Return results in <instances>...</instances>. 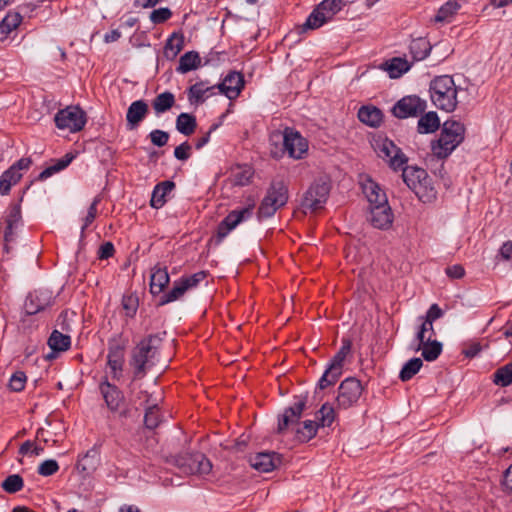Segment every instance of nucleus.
Here are the masks:
<instances>
[{
    "label": "nucleus",
    "instance_id": "f257e3e1",
    "mask_svg": "<svg viewBox=\"0 0 512 512\" xmlns=\"http://www.w3.org/2000/svg\"><path fill=\"white\" fill-rule=\"evenodd\" d=\"M374 150L392 170H402V179L418 199L423 203H431L437 197V190L428 173L419 167L408 166V158L403 151L388 138L375 140Z\"/></svg>",
    "mask_w": 512,
    "mask_h": 512
},
{
    "label": "nucleus",
    "instance_id": "f03ea898",
    "mask_svg": "<svg viewBox=\"0 0 512 512\" xmlns=\"http://www.w3.org/2000/svg\"><path fill=\"white\" fill-rule=\"evenodd\" d=\"M161 343L162 338L159 335H149L132 350L130 366L133 368L134 378H143L158 362Z\"/></svg>",
    "mask_w": 512,
    "mask_h": 512
},
{
    "label": "nucleus",
    "instance_id": "7ed1b4c3",
    "mask_svg": "<svg viewBox=\"0 0 512 512\" xmlns=\"http://www.w3.org/2000/svg\"><path fill=\"white\" fill-rule=\"evenodd\" d=\"M430 98L433 104L441 110L452 112L456 109L458 88L453 77L441 75L435 77L429 86Z\"/></svg>",
    "mask_w": 512,
    "mask_h": 512
},
{
    "label": "nucleus",
    "instance_id": "20e7f679",
    "mask_svg": "<svg viewBox=\"0 0 512 512\" xmlns=\"http://www.w3.org/2000/svg\"><path fill=\"white\" fill-rule=\"evenodd\" d=\"M465 127L455 120H447L439 139L432 145L433 153L439 158L447 157L463 140Z\"/></svg>",
    "mask_w": 512,
    "mask_h": 512
},
{
    "label": "nucleus",
    "instance_id": "39448f33",
    "mask_svg": "<svg viewBox=\"0 0 512 512\" xmlns=\"http://www.w3.org/2000/svg\"><path fill=\"white\" fill-rule=\"evenodd\" d=\"M288 201V187L283 181H274L261 201L257 216L259 220L272 217Z\"/></svg>",
    "mask_w": 512,
    "mask_h": 512
},
{
    "label": "nucleus",
    "instance_id": "423d86ee",
    "mask_svg": "<svg viewBox=\"0 0 512 512\" xmlns=\"http://www.w3.org/2000/svg\"><path fill=\"white\" fill-rule=\"evenodd\" d=\"M345 2H319L307 17L306 21L299 26V32L316 30L331 21L334 16L343 9Z\"/></svg>",
    "mask_w": 512,
    "mask_h": 512
},
{
    "label": "nucleus",
    "instance_id": "0eeeda50",
    "mask_svg": "<svg viewBox=\"0 0 512 512\" xmlns=\"http://www.w3.org/2000/svg\"><path fill=\"white\" fill-rule=\"evenodd\" d=\"M54 122L56 127L60 130L77 133L85 127L87 115L79 106L70 105L55 114Z\"/></svg>",
    "mask_w": 512,
    "mask_h": 512
},
{
    "label": "nucleus",
    "instance_id": "6e6552de",
    "mask_svg": "<svg viewBox=\"0 0 512 512\" xmlns=\"http://www.w3.org/2000/svg\"><path fill=\"white\" fill-rule=\"evenodd\" d=\"M351 352L350 340H343L342 346L339 351L332 358L328 368L320 378L318 386L320 389H325L334 385L343 372L344 362Z\"/></svg>",
    "mask_w": 512,
    "mask_h": 512
},
{
    "label": "nucleus",
    "instance_id": "1a4fd4ad",
    "mask_svg": "<svg viewBox=\"0 0 512 512\" xmlns=\"http://www.w3.org/2000/svg\"><path fill=\"white\" fill-rule=\"evenodd\" d=\"M364 387L360 380L355 377H348L341 382L338 387L336 398L337 408L347 410L358 404L363 393Z\"/></svg>",
    "mask_w": 512,
    "mask_h": 512
},
{
    "label": "nucleus",
    "instance_id": "9d476101",
    "mask_svg": "<svg viewBox=\"0 0 512 512\" xmlns=\"http://www.w3.org/2000/svg\"><path fill=\"white\" fill-rule=\"evenodd\" d=\"M330 193V184L325 180H317L305 192L301 206L304 212H317L324 208Z\"/></svg>",
    "mask_w": 512,
    "mask_h": 512
},
{
    "label": "nucleus",
    "instance_id": "9b49d317",
    "mask_svg": "<svg viewBox=\"0 0 512 512\" xmlns=\"http://www.w3.org/2000/svg\"><path fill=\"white\" fill-rule=\"evenodd\" d=\"M176 464L185 474L206 475L212 470L210 460L202 453L179 455Z\"/></svg>",
    "mask_w": 512,
    "mask_h": 512
},
{
    "label": "nucleus",
    "instance_id": "f8f14e48",
    "mask_svg": "<svg viewBox=\"0 0 512 512\" xmlns=\"http://www.w3.org/2000/svg\"><path fill=\"white\" fill-rule=\"evenodd\" d=\"M207 276L205 271H199L193 275L182 276L175 281L170 291L165 293L160 301L161 305L180 299L187 291L196 288Z\"/></svg>",
    "mask_w": 512,
    "mask_h": 512
},
{
    "label": "nucleus",
    "instance_id": "ddd939ff",
    "mask_svg": "<svg viewBox=\"0 0 512 512\" xmlns=\"http://www.w3.org/2000/svg\"><path fill=\"white\" fill-rule=\"evenodd\" d=\"M254 208L255 203L252 201L245 207L229 212L228 215L219 223L217 227V236L220 239L225 238L239 224L252 217Z\"/></svg>",
    "mask_w": 512,
    "mask_h": 512
},
{
    "label": "nucleus",
    "instance_id": "4468645a",
    "mask_svg": "<svg viewBox=\"0 0 512 512\" xmlns=\"http://www.w3.org/2000/svg\"><path fill=\"white\" fill-rule=\"evenodd\" d=\"M284 150L293 159H302L308 152V141L297 130L286 128L283 133Z\"/></svg>",
    "mask_w": 512,
    "mask_h": 512
},
{
    "label": "nucleus",
    "instance_id": "2eb2a0df",
    "mask_svg": "<svg viewBox=\"0 0 512 512\" xmlns=\"http://www.w3.org/2000/svg\"><path fill=\"white\" fill-rule=\"evenodd\" d=\"M426 109V101L416 95L405 96L400 99L392 108L395 117L405 119L416 117Z\"/></svg>",
    "mask_w": 512,
    "mask_h": 512
},
{
    "label": "nucleus",
    "instance_id": "dca6fc26",
    "mask_svg": "<svg viewBox=\"0 0 512 512\" xmlns=\"http://www.w3.org/2000/svg\"><path fill=\"white\" fill-rule=\"evenodd\" d=\"M394 214L389 204L369 207L368 221L374 228L387 230L392 226Z\"/></svg>",
    "mask_w": 512,
    "mask_h": 512
},
{
    "label": "nucleus",
    "instance_id": "f3484780",
    "mask_svg": "<svg viewBox=\"0 0 512 512\" xmlns=\"http://www.w3.org/2000/svg\"><path fill=\"white\" fill-rule=\"evenodd\" d=\"M220 93L230 100L236 99L244 88V77L240 72H229L221 83L217 84Z\"/></svg>",
    "mask_w": 512,
    "mask_h": 512
},
{
    "label": "nucleus",
    "instance_id": "a211bd4d",
    "mask_svg": "<svg viewBox=\"0 0 512 512\" xmlns=\"http://www.w3.org/2000/svg\"><path fill=\"white\" fill-rule=\"evenodd\" d=\"M5 231H4V241H5V250L9 252L10 243L15 242L17 238V230L21 226V210L20 207L14 205L10 207L5 217Z\"/></svg>",
    "mask_w": 512,
    "mask_h": 512
},
{
    "label": "nucleus",
    "instance_id": "6ab92c4d",
    "mask_svg": "<svg viewBox=\"0 0 512 512\" xmlns=\"http://www.w3.org/2000/svg\"><path fill=\"white\" fill-rule=\"evenodd\" d=\"M52 302L53 297L50 291L36 290L28 295L25 301V310L27 314L34 315L49 307Z\"/></svg>",
    "mask_w": 512,
    "mask_h": 512
},
{
    "label": "nucleus",
    "instance_id": "aec40b11",
    "mask_svg": "<svg viewBox=\"0 0 512 512\" xmlns=\"http://www.w3.org/2000/svg\"><path fill=\"white\" fill-rule=\"evenodd\" d=\"M125 348L119 343H110L107 354V365L110 369L111 377L119 379L124 365Z\"/></svg>",
    "mask_w": 512,
    "mask_h": 512
},
{
    "label": "nucleus",
    "instance_id": "412c9836",
    "mask_svg": "<svg viewBox=\"0 0 512 512\" xmlns=\"http://www.w3.org/2000/svg\"><path fill=\"white\" fill-rule=\"evenodd\" d=\"M362 190L369 202V207L374 205L389 204L386 192L384 189L371 178H366L362 182Z\"/></svg>",
    "mask_w": 512,
    "mask_h": 512
},
{
    "label": "nucleus",
    "instance_id": "4be33fe9",
    "mask_svg": "<svg viewBox=\"0 0 512 512\" xmlns=\"http://www.w3.org/2000/svg\"><path fill=\"white\" fill-rule=\"evenodd\" d=\"M217 84H210L209 81H198L188 89V101L190 104H201L207 98L215 94Z\"/></svg>",
    "mask_w": 512,
    "mask_h": 512
},
{
    "label": "nucleus",
    "instance_id": "5701e85b",
    "mask_svg": "<svg viewBox=\"0 0 512 512\" xmlns=\"http://www.w3.org/2000/svg\"><path fill=\"white\" fill-rule=\"evenodd\" d=\"M149 106L144 100H137L130 104L126 113L127 128L133 130L146 118Z\"/></svg>",
    "mask_w": 512,
    "mask_h": 512
},
{
    "label": "nucleus",
    "instance_id": "b1692460",
    "mask_svg": "<svg viewBox=\"0 0 512 512\" xmlns=\"http://www.w3.org/2000/svg\"><path fill=\"white\" fill-rule=\"evenodd\" d=\"M281 458L274 452H262L250 458L251 466L260 472H270L278 467Z\"/></svg>",
    "mask_w": 512,
    "mask_h": 512
},
{
    "label": "nucleus",
    "instance_id": "393cba45",
    "mask_svg": "<svg viewBox=\"0 0 512 512\" xmlns=\"http://www.w3.org/2000/svg\"><path fill=\"white\" fill-rule=\"evenodd\" d=\"M100 391L109 410L117 411L123 401L122 392L108 381L100 384Z\"/></svg>",
    "mask_w": 512,
    "mask_h": 512
},
{
    "label": "nucleus",
    "instance_id": "a878e982",
    "mask_svg": "<svg viewBox=\"0 0 512 512\" xmlns=\"http://www.w3.org/2000/svg\"><path fill=\"white\" fill-rule=\"evenodd\" d=\"M305 404L302 401L296 402L287 408L279 419L278 431L283 432L289 426L298 423L304 410Z\"/></svg>",
    "mask_w": 512,
    "mask_h": 512
},
{
    "label": "nucleus",
    "instance_id": "bb28decb",
    "mask_svg": "<svg viewBox=\"0 0 512 512\" xmlns=\"http://www.w3.org/2000/svg\"><path fill=\"white\" fill-rule=\"evenodd\" d=\"M98 464V451L96 449H90L83 456L79 457L76 468L83 476H89L97 469Z\"/></svg>",
    "mask_w": 512,
    "mask_h": 512
},
{
    "label": "nucleus",
    "instance_id": "cd10ccee",
    "mask_svg": "<svg viewBox=\"0 0 512 512\" xmlns=\"http://www.w3.org/2000/svg\"><path fill=\"white\" fill-rule=\"evenodd\" d=\"M169 274L166 268L154 267L150 277V292L160 294L169 283Z\"/></svg>",
    "mask_w": 512,
    "mask_h": 512
},
{
    "label": "nucleus",
    "instance_id": "c85d7f7f",
    "mask_svg": "<svg viewBox=\"0 0 512 512\" xmlns=\"http://www.w3.org/2000/svg\"><path fill=\"white\" fill-rule=\"evenodd\" d=\"M175 187V184L172 181H163L157 184L152 192L150 205L159 209L166 203V196L169 194Z\"/></svg>",
    "mask_w": 512,
    "mask_h": 512
},
{
    "label": "nucleus",
    "instance_id": "c756f323",
    "mask_svg": "<svg viewBox=\"0 0 512 512\" xmlns=\"http://www.w3.org/2000/svg\"><path fill=\"white\" fill-rule=\"evenodd\" d=\"M359 120L371 127H377L383 119L382 111L375 106H362L358 111Z\"/></svg>",
    "mask_w": 512,
    "mask_h": 512
},
{
    "label": "nucleus",
    "instance_id": "7c9ffc66",
    "mask_svg": "<svg viewBox=\"0 0 512 512\" xmlns=\"http://www.w3.org/2000/svg\"><path fill=\"white\" fill-rule=\"evenodd\" d=\"M416 351H422V357L426 361H435L442 353V343L437 340H425L424 343L418 342Z\"/></svg>",
    "mask_w": 512,
    "mask_h": 512
},
{
    "label": "nucleus",
    "instance_id": "2f4dec72",
    "mask_svg": "<svg viewBox=\"0 0 512 512\" xmlns=\"http://www.w3.org/2000/svg\"><path fill=\"white\" fill-rule=\"evenodd\" d=\"M175 104V96L169 91L158 94L152 101V107L156 115L170 110Z\"/></svg>",
    "mask_w": 512,
    "mask_h": 512
},
{
    "label": "nucleus",
    "instance_id": "473e14b6",
    "mask_svg": "<svg viewBox=\"0 0 512 512\" xmlns=\"http://www.w3.org/2000/svg\"><path fill=\"white\" fill-rule=\"evenodd\" d=\"M22 16L17 12H9L0 22V41L4 40L21 23Z\"/></svg>",
    "mask_w": 512,
    "mask_h": 512
},
{
    "label": "nucleus",
    "instance_id": "72a5a7b5",
    "mask_svg": "<svg viewBox=\"0 0 512 512\" xmlns=\"http://www.w3.org/2000/svg\"><path fill=\"white\" fill-rule=\"evenodd\" d=\"M440 126V120L436 112H428L422 115L418 121V132L422 134L433 133Z\"/></svg>",
    "mask_w": 512,
    "mask_h": 512
},
{
    "label": "nucleus",
    "instance_id": "f704fd0d",
    "mask_svg": "<svg viewBox=\"0 0 512 512\" xmlns=\"http://www.w3.org/2000/svg\"><path fill=\"white\" fill-rule=\"evenodd\" d=\"M253 170L249 166H237L231 171L230 179L233 185L246 186L253 177Z\"/></svg>",
    "mask_w": 512,
    "mask_h": 512
},
{
    "label": "nucleus",
    "instance_id": "c9c22d12",
    "mask_svg": "<svg viewBox=\"0 0 512 512\" xmlns=\"http://www.w3.org/2000/svg\"><path fill=\"white\" fill-rule=\"evenodd\" d=\"M48 345L54 352L66 351L71 346V337L54 330L48 339Z\"/></svg>",
    "mask_w": 512,
    "mask_h": 512
},
{
    "label": "nucleus",
    "instance_id": "e433bc0d",
    "mask_svg": "<svg viewBox=\"0 0 512 512\" xmlns=\"http://www.w3.org/2000/svg\"><path fill=\"white\" fill-rule=\"evenodd\" d=\"M184 38L182 35L173 33L166 41L164 55L167 59H174L183 49Z\"/></svg>",
    "mask_w": 512,
    "mask_h": 512
},
{
    "label": "nucleus",
    "instance_id": "4c0bfd02",
    "mask_svg": "<svg viewBox=\"0 0 512 512\" xmlns=\"http://www.w3.org/2000/svg\"><path fill=\"white\" fill-rule=\"evenodd\" d=\"M319 424L312 420H306L296 428V438L300 442H308L317 433Z\"/></svg>",
    "mask_w": 512,
    "mask_h": 512
},
{
    "label": "nucleus",
    "instance_id": "58836bf2",
    "mask_svg": "<svg viewBox=\"0 0 512 512\" xmlns=\"http://www.w3.org/2000/svg\"><path fill=\"white\" fill-rule=\"evenodd\" d=\"M196 126V118L191 114L181 113L176 119V129L185 136L193 134Z\"/></svg>",
    "mask_w": 512,
    "mask_h": 512
},
{
    "label": "nucleus",
    "instance_id": "ea45409f",
    "mask_svg": "<svg viewBox=\"0 0 512 512\" xmlns=\"http://www.w3.org/2000/svg\"><path fill=\"white\" fill-rule=\"evenodd\" d=\"M460 4L458 2H445L438 10L437 14L434 17V22L436 23H444L451 22L454 15L460 9Z\"/></svg>",
    "mask_w": 512,
    "mask_h": 512
},
{
    "label": "nucleus",
    "instance_id": "a19ab883",
    "mask_svg": "<svg viewBox=\"0 0 512 512\" xmlns=\"http://www.w3.org/2000/svg\"><path fill=\"white\" fill-rule=\"evenodd\" d=\"M200 63L201 59L197 52H186L184 55L180 57L177 71L179 73H187L191 70L196 69L200 65Z\"/></svg>",
    "mask_w": 512,
    "mask_h": 512
},
{
    "label": "nucleus",
    "instance_id": "79ce46f5",
    "mask_svg": "<svg viewBox=\"0 0 512 512\" xmlns=\"http://www.w3.org/2000/svg\"><path fill=\"white\" fill-rule=\"evenodd\" d=\"M22 178V174H16L14 169H8L0 177V194H9L11 187L17 184Z\"/></svg>",
    "mask_w": 512,
    "mask_h": 512
},
{
    "label": "nucleus",
    "instance_id": "37998d69",
    "mask_svg": "<svg viewBox=\"0 0 512 512\" xmlns=\"http://www.w3.org/2000/svg\"><path fill=\"white\" fill-rule=\"evenodd\" d=\"M423 362L420 358H412L404 364L402 367L399 378L402 381H409L412 379L421 369Z\"/></svg>",
    "mask_w": 512,
    "mask_h": 512
},
{
    "label": "nucleus",
    "instance_id": "c03bdc74",
    "mask_svg": "<svg viewBox=\"0 0 512 512\" xmlns=\"http://www.w3.org/2000/svg\"><path fill=\"white\" fill-rule=\"evenodd\" d=\"M317 419L319 420V426L330 427L336 419L334 407L329 403L323 404L317 412Z\"/></svg>",
    "mask_w": 512,
    "mask_h": 512
},
{
    "label": "nucleus",
    "instance_id": "a18cd8bd",
    "mask_svg": "<svg viewBox=\"0 0 512 512\" xmlns=\"http://www.w3.org/2000/svg\"><path fill=\"white\" fill-rule=\"evenodd\" d=\"M430 44L423 38H418L413 40L410 44L411 53L414 55V58L417 60H422L426 58L430 52Z\"/></svg>",
    "mask_w": 512,
    "mask_h": 512
},
{
    "label": "nucleus",
    "instance_id": "49530a36",
    "mask_svg": "<svg viewBox=\"0 0 512 512\" xmlns=\"http://www.w3.org/2000/svg\"><path fill=\"white\" fill-rule=\"evenodd\" d=\"M408 70H409L408 62L401 58H393L387 64V71L391 78H398L403 73L407 72Z\"/></svg>",
    "mask_w": 512,
    "mask_h": 512
},
{
    "label": "nucleus",
    "instance_id": "de8ad7c7",
    "mask_svg": "<svg viewBox=\"0 0 512 512\" xmlns=\"http://www.w3.org/2000/svg\"><path fill=\"white\" fill-rule=\"evenodd\" d=\"M139 306V299L136 294H126L122 298V308L127 317L133 318Z\"/></svg>",
    "mask_w": 512,
    "mask_h": 512
},
{
    "label": "nucleus",
    "instance_id": "09e8293b",
    "mask_svg": "<svg viewBox=\"0 0 512 512\" xmlns=\"http://www.w3.org/2000/svg\"><path fill=\"white\" fill-rule=\"evenodd\" d=\"M161 421V415L157 404H152L146 408V413L144 416V423L147 428L154 429L156 428Z\"/></svg>",
    "mask_w": 512,
    "mask_h": 512
},
{
    "label": "nucleus",
    "instance_id": "8fccbe9b",
    "mask_svg": "<svg viewBox=\"0 0 512 512\" xmlns=\"http://www.w3.org/2000/svg\"><path fill=\"white\" fill-rule=\"evenodd\" d=\"M23 479L18 474L9 475L2 483V488L8 493H16L23 488Z\"/></svg>",
    "mask_w": 512,
    "mask_h": 512
},
{
    "label": "nucleus",
    "instance_id": "3c124183",
    "mask_svg": "<svg viewBox=\"0 0 512 512\" xmlns=\"http://www.w3.org/2000/svg\"><path fill=\"white\" fill-rule=\"evenodd\" d=\"M421 324L418 328L416 339L420 343H424L425 340H430L435 335V331L433 328V324L430 321L423 320V317H420Z\"/></svg>",
    "mask_w": 512,
    "mask_h": 512
},
{
    "label": "nucleus",
    "instance_id": "603ef678",
    "mask_svg": "<svg viewBox=\"0 0 512 512\" xmlns=\"http://www.w3.org/2000/svg\"><path fill=\"white\" fill-rule=\"evenodd\" d=\"M99 203H100V198L95 197L93 202L91 203V205L88 208L86 216L83 218V224L81 226L82 231L86 230L96 219L97 213H98L97 207H98Z\"/></svg>",
    "mask_w": 512,
    "mask_h": 512
},
{
    "label": "nucleus",
    "instance_id": "864d4df0",
    "mask_svg": "<svg viewBox=\"0 0 512 512\" xmlns=\"http://www.w3.org/2000/svg\"><path fill=\"white\" fill-rule=\"evenodd\" d=\"M26 381L27 377L25 373L22 371H16L10 378L9 387L14 392H20L25 388Z\"/></svg>",
    "mask_w": 512,
    "mask_h": 512
},
{
    "label": "nucleus",
    "instance_id": "5fc2aeb1",
    "mask_svg": "<svg viewBox=\"0 0 512 512\" xmlns=\"http://www.w3.org/2000/svg\"><path fill=\"white\" fill-rule=\"evenodd\" d=\"M59 470V465L56 460L49 459L43 461L38 467V474L44 477L54 475Z\"/></svg>",
    "mask_w": 512,
    "mask_h": 512
},
{
    "label": "nucleus",
    "instance_id": "6e6d98bb",
    "mask_svg": "<svg viewBox=\"0 0 512 512\" xmlns=\"http://www.w3.org/2000/svg\"><path fill=\"white\" fill-rule=\"evenodd\" d=\"M151 142L157 147H163L169 140V134L163 130L155 129L149 134Z\"/></svg>",
    "mask_w": 512,
    "mask_h": 512
},
{
    "label": "nucleus",
    "instance_id": "4d7b16f0",
    "mask_svg": "<svg viewBox=\"0 0 512 512\" xmlns=\"http://www.w3.org/2000/svg\"><path fill=\"white\" fill-rule=\"evenodd\" d=\"M171 16L172 12L168 8H159L151 12L150 20L154 24H160L167 21Z\"/></svg>",
    "mask_w": 512,
    "mask_h": 512
},
{
    "label": "nucleus",
    "instance_id": "13d9d810",
    "mask_svg": "<svg viewBox=\"0 0 512 512\" xmlns=\"http://www.w3.org/2000/svg\"><path fill=\"white\" fill-rule=\"evenodd\" d=\"M191 155V146L188 142H184L177 146L174 150V156L181 161L187 160Z\"/></svg>",
    "mask_w": 512,
    "mask_h": 512
},
{
    "label": "nucleus",
    "instance_id": "bf43d9fd",
    "mask_svg": "<svg viewBox=\"0 0 512 512\" xmlns=\"http://www.w3.org/2000/svg\"><path fill=\"white\" fill-rule=\"evenodd\" d=\"M446 275L451 279H461L465 275V269L460 264L448 266L445 269Z\"/></svg>",
    "mask_w": 512,
    "mask_h": 512
},
{
    "label": "nucleus",
    "instance_id": "052dcab7",
    "mask_svg": "<svg viewBox=\"0 0 512 512\" xmlns=\"http://www.w3.org/2000/svg\"><path fill=\"white\" fill-rule=\"evenodd\" d=\"M68 166L67 162L64 161L62 158L59 160L55 165L46 168L44 171L41 172L40 178L46 179L47 177H50L53 173L58 172Z\"/></svg>",
    "mask_w": 512,
    "mask_h": 512
},
{
    "label": "nucleus",
    "instance_id": "680f3d73",
    "mask_svg": "<svg viewBox=\"0 0 512 512\" xmlns=\"http://www.w3.org/2000/svg\"><path fill=\"white\" fill-rule=\"evenodd\" d=\"M114 252V245L111 242H105L99 247L98 258L101 260L108 259L113 256Z\"/></svg>",
    "mask_w": 512,
    "mask_h": 512
},
{
    "label": "nucleus",
    "instance_id": "e2e57ef3",
    "mask_svg": "<svg viewBox=\"0 0 512 512\" xmlns=\"http://www.w3.org/2000/svg\"><path fill=\"white\" fill-rule=\"evenodd\" d=\"M443 311L437 304H432L430 308L428 309L425 318L423 320L430 321V323L433 324V322L440 317H442Z\"/></svg>",
    "mask_w": 512,
    "mask_h": 512
},
{
    "label": "nucleus",
    "instance_id": "0e129e2a",
    "mask_svg": "<svg viewBox=\"0 0 512 512\" xmlns=\"http://www.w3.org/2000/svg\"><path fill=\"white\" fill-rule=\"evenodd\" d=\"M500 256L504 261L512 264V241L505 242L501 246Z\"/></svg>",
    "mask_w": 512,
    "mask_h": 512
},
{
    "label": "nucleus",
    "instance_id": "69168bd1",
    "mask_svg": "<svg viewBox=\"0 0 512 512\" xmlns=\"http://www.w3.org/2000/svg\"><path fill=\"white\" fill-rule=\"evenodd\" d=\"M30 160L27 158H21L16 163H14L10 169H14L16 174H21V170H27L30 166Z\"/></svg>",
    "mask_w": 512,
    "mask_h": 512
},
{
    "label": "nucleus",
    "instance_id": "338daca9",
    "mask_svg": "<svg viewBox=\"0 0 512 512\" xmlns=\"http://www.w3.org/2000/svg\"><path fill=\"white\" fill-rule=\"evenodd\" d=\"M481 349H482V347H481L480 343L474 342V343H471L464 350V354L466 357L473 358L481 351Z\"/></svg>",
    "mask_w": 512,
    "mask_h": 512
},
{
    "label": "nucleus",
    "instance_id": "774afa93",
    "mask_svg": "<svg viewBox=\"0 0 512 512\" xmlns=\"http://www.w3.org/2000/svg\"><path fill=\"white\" fill-rule=\"evenodd\" d=\"M503 486L509 492H512V464L504 473Z\"/></svg>",
    "mask_w": 512,
    "mask_h": 512
}]
</instances>
